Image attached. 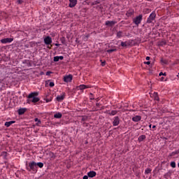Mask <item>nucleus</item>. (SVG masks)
Here are the masks:
<instances>
[{
	"label": "nucleus",
	"mask_w": 179,
	"mask_h": 179,
	"mask_svg": "<svg viewBox=\"0 0 179 179\" xmlns=\"http://www.w3.org/2000/svg\"><path fill=\"white\" fill-rule=\"evenodd\" d=\"M59 59H61V61H62V59H64V56H59Z\"/></svg>",
	"instance_id": "obj_37"
},
{
	"label": "nucleus",
	"mask_w": 179,
	"mask_h": 179,
	"mask_svg": "<svg viewBox=\"0 0 179 179\" xmlns=\"http://www.w3.org/2000/svg\"><path fill=\"white\" fill-rule=\"evenodd\" d=\"M152 169H147L145 171V174H149L150 173H151Z\"/></svg>",
	"instance_id": "obj_28"
},
{
	"label": "nucleus",
	"mask_w": 179,
	"mask_h": 179,
	"mask_svg": "<svg viewBox=\"0 0 179 179\" xmlns=\"http://www.w3.org/2000/svg\"><path fill=\"white\" fill-rule=\"evenodd\" d=\"M145 65H150V62H145Z\"/></svg>",
	"instance_id": "obj_36"
},
{
	"label": "nucleus",
	"mask_w": 179,
	"mask_h": 179,
	"mask_svg": "<svg viewBox=\"0 0 179 179\" xmlns=\"http://www.w3.org/2000/svg\"><path fill=\"white\" fill-rule=\"evenodd\" d=\"M155 17H156V14L155 13H152L147 20V23H152V21L155 20Z\"/></svg>",
	"instance_id": "obj_7"
},
{
	"label": "nucleus",
	"mask_w": 179,
	"mask_h": 179,
	"mask_svg": "<svg viewBox=\"0 0 179 179\" xmlns=\"http://www.w3.org/2000/svg\"><path fill=\"white\" fill-rule=\"evenodd\" d=\"M91 95H93V94L90 93Z\"/></svg>",
	"instance_id": "obj_57"
},
{
	"label": "nucleus",
	"mask_w": 179,
	"mask_h": 179,
	"mask_svg": "<svg viewBox=\"0 0 179 179\" xmlns=\"http://www.w3.org/2000/svg\"><path fill=\"white\" fill-rule=\"evenodd\" d=\"M171 166L173 169H176V162H171Z\"/></svg>",
	"instance_id": "obj_27"
},
{
	"label": "nucleus",
	"mask_w": 179,
	"mask_h": 179,
	"mask_svg": "<svg viewBox=\"0 0 179 179\" xmlns=\"http://www.w3.org/2000/svg\"><path fill=\"white\" fill-rule=\"evenodd\" d=\"M130 15H134V12L129 13Z\"/></svg>",
	"instance_id": "obj_49"
},
{
	"label": "nucleus",
	"mask_w": 179,
	"mask_h": 179,
	"mask_svg": "<svg viewBox=\"0 0 179 179\" xmlns=\"http://www.w3.org/2000/svg\"><path fill=\"white\" fill-rule=\"evenodd\" d=\"M44 43L46 45H50L52 43V38L50 36H46L44 38Z\"/></svg>",
	"instance_id": "obj_4"
},
{
	"label": "nucleus",
	"mask_w": 179,
	"mask_h": 179,
	"mask_svg": "<svg viewBox=\"0 0 179 179\" xmlns=\"http://www.w3.org/2000/svg\"><path fill=\"white\" fill-rule=\"evenodd\" d=\"M73 78V77L71 74L66 76L64 77V82H66V83H68L69 82H72Z\"/></svg>",
	"instance_id": "obj_6"
},
{
	"label": "nucleus",
	"mask_w": 179,
	"mask_h": 179,
	"mask_svg": "<svg viewBox=\"0 0 179 179\" xmlns=\"http://www.w3.org/2000/svg\"><path fill=\"white\" fill-rule=\"evenodd\" d=\"M90 100H94V98H90Z\"/></svg>",
	"instance_id": "obj_53"
},
{
	"label": "nucleus",
	"mask_w": 179,
	"mask_h": 179,
	"mask_svg": "<svg viewBox=\"0 0 179 179\" xmlns=\"http://www.w3.org/2000/svg\"><path fill=\"white\" fill-rule=\"evenodd\" d=\"M55 85V84H54V82H50V84H49V86H50V87H54Z\"/></svg>",
	"instance_id": "obj_32"
},
{
	"label": "nucleus",
	"mask_w": 179,
	"mask_h": 179,
	"mask_svg": "<svg viewBox=\"0 0 179 179\" xmlns=\"http://www.w3.org/2000/svg\"><path fill=\"white\" fill-rule=\"evenodd\" d=\"M117 36H118V37H121V36H122V31H118L117 33Z\"/></svg>",
	"instance_id": "obj_31"
},
{
	"label": "nucleus",
	"mask_w": 179,
	"mask_h": 179,
	"mask_svg": "<svg viewBox=\"0 0 179 179\" xmlns=\"http://www.w3.org/2000/svg\"><path fill=\"white\" fill-rule=\"evenodd\" d=\"M154 99L155 100H157V101H159V94H157V92H154L153 94Z\"/></svg>",
	"instance_id": "obj_19"
},
{
	"label": "nucleus",
	"mask_w": 179,
	"mask_h": 179,
	"mask_svg": "<svg viewBox=\"0 0 179 179\" xmlns=\"http://www.w3.org/2000/svg\"><path fill=\"white\" fill-rule=\"evenodd\" d=\"M50 156L52 157V159L55 158V155L54 153H52V152H50Z\"/></svg>",
	"instance_id": "obj_34"
},
{
	"label": "nucleus",
	"mask_w": 179,
	"mask_h": 179,
	"mask_svg": "<svg viewBox=\"0 0 179 179\" xmlns=\"http://www.w3.org/2000/svg\"><path fill=\"white\" fill-rule=\"evenodd\" d=\"M83 179H89V176H83Z\"/></svg>",
	"instance_id": "obj_38"
},
{
	"label": "nucleus",
	"mask_w": 179,
	"mask_h": 179,
	"mask_svg": "<svg viewBox=\"0 0 179 179\" xmlns=\"http://www.w3.org/2000/svg\"><path fill=\"white\" fill-rule=\"evenodd\" d=\"M96 173L94 171H91L87 173V176L90 177V178H93V177H96Z\"/></svg>",
	"instance_id": "obj_11"
},
{
	"label": "nucleus",
	"mask_w": 179,
	"mask_h": 179,
	"mask_svg": "<svg viewBox=\"0 0 179 179\" xmlns=\"http://www.w3.org/2000/svg\"><path fill=\"white\" fill-rule=\"evenodd\" d=\"M96 107H99V106H100V103H96Z\"/></svg>",
	"instance_id": "obj_43"
},
{
	"label": "nucleus",
	"mask_w": 179,
	"mask_h": 179,
	"mask_svg": "<svg viewBox=\"0 0 179 179\" xmlns=\"http://www.w3.org/2000/svg\"><path fill=\"white\" fill-rule=\"evenodd\" d=\"M52 47V45H51L50 46H48V48H49V50H51Z\"/></svg>",
	"instance_id": "obj_45"
},
{
	"label": "nucleus",
	"mask_w": 179,
	"mask_h": 179,
	"mask_svg": "<svg viewBox=\"0 0 179 179\" xmlns=\"http://www.w3.org/2000/svg\"><path fill=\"white\" fill-rule=\"evenodd\" d=\"M149 127H150V128H152V124H150Z\"/></svg>",
	"instance_id": "obj_54"
},
{
	"label": "nucleus",
	"mask_w": 179,
	"mask_h": 179,
	"mask_svg": "<svg viewBox=\"0 0 179 179\" xmlns=\"http://www.w3.org/2000/svg\"><path fill=\"white\" fill-rule=\"evenodd\" d=\"M36 167L38 166V167H39L40 169H43V167H44V164H43L42 162H38L36 163Z\"/></svg>",
	"instance_id": "obj_20"
},
{
	"label": "nucleus",
	"mask_w": 179,
	"mask_h": 179,
	"mask_svg": "<svg viewBox=\"0 0 179 179\" xmlns=\"http://www.w3.org/2000/svg\"><path fill=\"white\" fill-rule=\"evenodd\" d=\"M69 6L70 8H75V6H76V3H78L77 0H69Z\"/></svg>",
	"instance_id": "obj_8"
},
{
	"label": "nucleus",
	"mask_w": 179,
	"mask_h": 179,
	"mask_svg": "<svg viewBox=\"0 0 179 179\" xmlns=\"http://www.w3.org/2000/svg\"><path fill=\"white\" fill-rule=\"evenodd\" d=\"M55 45H56V47H59V43H55Z\"/></svg>",
	"instance_id": "obj_44"
},
{
	"label": "nucleus",
	"mask_w": 179,
	"mask_h": 179,
	"mask_svg": "<svg viewBox=\"0 0 179 179\" xmlns=\"http://www.w3.org/2000/svg\"><path fill=\"white\" fill-rule=\"evenodd\" d=\"M174 153V155H177L178 153V152H173Z\"/></svg>",
	"instance_id": "obj_52"
},
{
	"label": "nucleus",
	"mask_w": 179,
	"mask_h": 179,
	"mask_svg": "<svg viewBox=\"0 0 179 179\" xmlns=\"http://www.w3.org/2000/svg\"><path fill=\"white\" fill-rule=\"evenodd\" d=\"M96 100V101H99V98H97Z\"/></svg>",
	"instance_id": "obj_56"
},
{
	"label": "nucleus",
	"mask_w": 179,
	"mask_h": 179,
	"mask_svg": "<svg viewBox=\"0 0 179 179\" xmlns=\"http://www.w3.org/2000/svg\"><path fill=\"white\" fill-rule=\"evenodd\" d=\"M51 73V71H47L46 72V75L48 76H50V74Z\"/></svg>",
	"instance_id": "obj_39"
},
{
	"label": "nucleus",
	"mask_w": 179,
	"mask_h": 179,
	"mask_svg": "<svg viewBox=\"0 0 179 179\" xmlns=\"http://www.w3.org/2000/svg\"><path fill=\"white\" fill-rule=\"evenodd\" d=\"M0 41L2 44H7V43H12V41H13V38H3V39H1Z\"/></svg>",
	"instance_id": "obj_5"
},
{
	"label": "nucleus",
	"mask_w": 179,
	"mask_h": 179,
	"mask_svg": "<svg viewBox=\"0 0 179 179\" xmlns=\"http://www.w3.org/2000/svg\"><path fill=\"white\" fill-rule=\"evenodd\" d=\"M101 65H102V66H104V65H106V62H102Z\"/></svg>",
	"instance_id": "obj_40"
},
{
	"label": "nucleus",
	"mask_w": 179,
	"mask_h": 179,
	"mask_svg": "<svg viewBox=\"0 0 179 179\" xmlns=\"http://www.w3.org/2000/svg\"><path fill=\"white\" fill-rule=\"evenodd\" d=\"M163 76V72L159 73V76Z\"/></svg>",
	"instance_id": "obj_42"
},
{
	"label": "nucleus",
	"mask_w": 179,
	"mask_h": 179,
	"mask_svg": "<svg viewBox=\"0 0 179 179\" xmlns=\"http://www.w3.org/2000/svg\"><path fill=\"white\" fill-rule=\"evenodd\" d=\"M148 1H153V0H148Z\"/></svg>",
	"instance_id": "obj_58"
},
{
	"label": "nucleus",
	"mask_w": 179,
	"mask_h": 179,
	"mask_svg": "<svg viewBox=\"0 0 179 179\" xmlns=\"http://www.w3.org/2000/svg\"><path fill=\"white\" fill-rule=\"evenodd\" d=\"M120 108H122V106H120Z\"/></svg>",
	"instance_id": "obj_59"
},
{
	"label": "nucleus",
	"mask_w": 179,
	"mask_h": 179,
	"mask_svg": "<svg viewBox=\"0 0 179 179\" xmlns=\"http://www.w3.org/2000/svg\"><path fill=\"white\" fill-rule=\"evenodd\" d=\"M15 121H10V122H5V127H7V128H9L10 126L12 125V124H15Z\"/></svg>",
	"instance_id": "obj_15"
},
{
	"label": "nucleus",
	"mask_w": 179,
	"mask_h": 179,
	"mask_svg": "<svg viewBox=\"0 0 179 179\" xmlns=\"http://www.w3.org/2000/svg\"><path fill=\"white\" fill-rule=\"evenodd\" d=\"M53 61H54V62H58V61H59V56L55 57L54 59H53Z\"/></svg>",
	"instance_id": "obj_26"
},
{
	"label": "nucleus",
	"mask_w": 179,
	"mask_h": 179,
	"mask_svg": "<svg viewBox=\"0 0 179 179\" xmlns=\"http://www.w3.org/2000/svg\"><path fill=\"white\" fill-rule=\"evenodd\" d=\"M34 121L37 122L36 125H40V124H41V120H38V118H35Z\"/></svg>",
	"instance_id": "obj_23"
},
{
	"label": "nucleus",
	"mask_w": 179,
	"mask_h": 179,
	"mask_svg": "<svg viewBox=\"0 0 179 179\" xmlns=\"http://www.w3.org/2000/svg\"><path fill=\"white\" fill-rule=\"evenodd\" d=\"M27 170L30 171L31 170L34 171V173H37V165L35 162H29V167H27Z\"/></svg>",
	"instance_id": "obj_2"
},
{
	"label": "nucleus",
	"mask_w": 179,
	"mask_h": 179,
	"mask_svg": "<svg viewBox=\"0 0 179 179\" xmlns=\"http://www.w3.org/2000/svg\"><path fill=\"white\" fill-rule=\"evenodd\" d=\"M160 80H161V82H163V80H164V77H162V78H160Z\"/></svg>",
	"instance_id": "obj_41"
},
{
	"label": "nucleus",
	"mask_w": 179,
	"mask_h": 179,
	"mask_svg": "<svg viewBox=\"0 0 179 179\" xmlns=\"http://www.w3.org/2000/svg\"><path fill=\"white\" fill-rule=\"evenodd\" d=\"M113 127H117L120 124V117L118 116L115 117V120L113 122Z\"/></svg>",
	"instance_id": "obj_9"
},
{
	"label": "nucleus",
	"mask_w": 179,
	"mask_h": 179,
	"mask_svg": "<svg viewBox=\"0 0 179 179\" xmlns=\"http://www.w3.org/2000/svg\"><path fill=\"white\" fill-rule=\"evenodd\" d=\"M118 111L117 110H112L111 113H109V115H115Z\"/></svg>",
	"instance_id": "obj_24"
},
{
	"label": "nucleus",
	"mask_w": 179,
	"mask_h": 179,
	"mask_svg": "<svg viewBox=\"0 0 179 179\" xmlns=\"http://www.w3.org/2000/svg\"><path fill=\"white\" fill-rule=\"evenodd\" d=\"M37 96H38V92H31L29 94L28 99H33L32 103H38L40 98L37 97Z\"/></svg>",
	"instance_id": "obj_1"
},
{
	"label": "nucleus",
	"mask_w": 179,
	"mask_h": 179,
	"mask_svg": "<svg viewBox=\"0 0 179 179\" xmlns=\"http://www.w3.org/2000/svg\"><path fill=\"white\" fill-rule=\"evenodd\" d=\"M142 120V117L140 115H136L132 118V121L134 122H138Z\"/></svg>",
	"instance_id": "obj_12"
},
{
	"label": "nucleus",
	"mask_w": 179,
	"mask_h": 179,
	"mask_svg": "<svg viewBox=\"0 0 179 179\" xmlns=\"http://www.w3.org/2000/svg\"><path fill=\"white\" fill-rule=\"evenodd\" d=\"M152 128H153V129L156 128V125H153V126H152Z\"/></svg>",
	"instance_id": "obj_51"
},
{
	"label": "nucleus",
	"mask_w": 179,
	"mask_h": 179,
	"mask_svg": "<svg viewBox=\"0 0 179 179\" xmlns=\"http://www.w3.org/2000/svg\"><path fill=\"white\" fill-rule=\"evenodd\" d=\"M115 51H117V48L109 49V50H106V52H108V54H111V52H114Z\"/></svg>",
	"instance_id": "obj_21"
},
{
	"label": "nucleus",
	"mask_w": 179,
	"mask_h": 179,
	"mask_svg": "<svg viewBox=\"0 0 179 179\" xmlns=\"http://www.w3.org/2000/svg\"><path fill=\"white\" fill-rule=\"evenodd\" d=\"M96 3H99V2H97V1H95V4H96Z\"/></svg>",
	"instance_id": "obj_55"
},
{
	"label": "nucleus",
	"mask_w": 179,
	"mask_h": 179,
	"mask_svg": "<svg viewBox=\"0 0 179 179\" xmlns=\"http://www.w3.org/2000/svg\"><path fill=\"white\" fill-rule=\"evenodd\" d=\"M161 62L162 64H164L165 65H166V64L168 63L167 60L163 59H161Z\"/></svg>",
	"instance_id": "obj_30"
},
{
	"label": "nucleus",
	"mask_w": 179,
	"mask_h": 179,
	"mask_svg": "<svg viewBox=\"0 0 179 179\" xmlns=\"http://www.w3.org/2000/svg\"><path fill=\"white\" fill-rule=\"evenodd\" d=\"M60 40L63 44H66L65 37H62Z\"/></svg>",
	"instance_id": "obj_29"
},
{
	"label": "nucleus",
	"mask_w": 179,
	"mask_h": 179,
	"mask_svg": "<svg viewBox=\"0 0 179 179\" xmlns=\"http://www.w3.org/2000/svg\"><path fill=\"white\" fill-rule=\"evenodd\" d=\"M55 118H62V114L60 113L54 115Z\"/></svg>",
	"instance_id": "obj_18"
},
{
	"label": "nucleus",
	"mask_w": 179,
	"mask_h": 179,
	"mask_svg": "<svg viewBox=\"0 0 179 179\" xmlns=\"http://www.w3.org/2000/svg\"><path fill=\"white\" fill-rule=\"evenodd\" d=\"M149 59H150V57H146V60H147V61H149Z\"/></svg>",
	"instance_id": "obj_46"
},
{
	"label": "nucleus",
	"mask_w": 179,
	"mask_h": 179,
	"mask_svg": "<svg viewBox=\"0 0 179 179\" xmlns=\"http://www.w3.org/2000/svg\"><path fill=\"white\" fill-rule=\"evenodd\" d=\"M117 23L115 21H106L105 24L106 26H108L109 27H113Z\"/></svg>",
	"instance_id": "obj_10"
},
{
	"label": "nucleus",
	"mask_w": 179,
	"mask_h": 179,
	"mask_svg": "<svg viewBox=\"0 0 179 179\" xmlns=\"http://www.w3.org/2000/svg\"><path fill=\"white\" fill-rule=\"evenodd\" d=\"M178 75H179V73H178Z\"/></svg>",
	"instance_id": "obj_60"
},
{
	"label": "nucleus",
	"mask_w": 179,
	"mask_h": 179,
	"mask_svg": "<svg viewBox=\"0 0 179 179\" xmlns=\"http://www.w3.org/2000/svg\"><path fill=\"white\" fill-rule=\"evenodd\" d=\"M82 119L81 121L85 122V121H87L89 117L85 115V116H81Z\"/></svg>",
	"instance_id": "obj_22"
},
{
	"label": "nucleus",
	"mask_w": 179,
	"mask_h": 179,
	"mask_svg": "<svg viewBox=\"0 0 179 179\" xmlns=\"http://www.w3.org/2000/svg\"><path fill=\"white\" fill-rule=\"evenodd\" d=\"M83 125H86V127H87V125H88L87 123H86V122H83Z\"/></svg>",
	"instance_id": "obj_47"
},
{
	"label": "nucleus",
	"mask_w": 179,
	"mask_h": 179,
	"mask_svg": "<svg viewBox=\"0 0 179 179\" xmlns=\"http://www.w3.org/2000/svg\"><path fill=\"white\" fill-rule=\"evenodd\" d=\"M51 100L50 99H46V103H48L49 101H50Z\"/></svg>",
	"instance_id": "obj_48"
},
{
	"label": "nucleus",
	"mask_w": 179,
	"mask_h": 179,
	"mask_svg": "<svg viewBox=\"0 0 179 179\" xmlns=\"http://www.w3.org/2000/svg\"><path fill=\"white\" fill-rule=\"evenodd\" d=\"M166 76V73H163V76Z\"/></svg>",
	"instance_id": "obj_50"
},
{
	"label": "nucleus",
	"mask_w": 179,
	"mask_h": 179,
	"mask_svg": "<svg viewBox=\"0 0 179 179\" xmlns=\"http://www.w3.org/2000/svg\"><path fill=\"white\" fill-rule=\"evenodd\" d=\"M17 2L20 5H22V3H23V0H17Z\"/></svg>",
	"instance_id": "obj_35"
},
{
	"label": "nucleus",
	"mask_w": 179,
	"mask_h": 179,
	"mask_svg": "<svg viewBox=\"0 0 179 179\" xmlns=\"http://www.w3.org/2000/svg\"><path fill=\"white\" fill-rule=\"evenodd\" d=\"M121 45H122V47H127V43H125V42H122L121 43Z\"/></svg>",
	"instance_id": "obj_33"
},
{
	"label": "nucleus",
	"mask_w": 179,
	"mask_h": 179,
	"mask_svg": "<svg viewBox=\"0 0 179 179\" xmlns=\"http://www.w3.org/2000/svg\"><path fill=\"white\" fill-rule=\"evenodd\" d=\"M64 99H65V94H63L62 96H58L56 98L57 101H62V100H64Z\"/></svg>",
	"instance_id": "obj_14"
},
{
	"label": "nucleus",
	"mask_w": 179,
	"mask_h": 179,
	"mask_svg": "<svg viewBox=\"0 0 179 179\" xmlns=\"http://www.w3.org/2000/svg\"><path fill=\"white\" fill-rule=\"evenodd\" d=\"M166 43L165 41H162L161 42H159V45H161L162 47H163V45H166Z\"/></svg>",
	"instance_id": "obj_25"
},
{
	"label": "nucleus",
	"mask_w": 179,
	"mask_h": 179,
	"mask_svg": "<svg viewBox=\"0 0 179 179\" xmlns=\"http://www.w3.org/2000/svg\"><path fill=\"white\" fill-rule=\"evenodd\" d=\"M87 87H89L88 86L85 85H81L80 86L78 87V90H83L85 89H87Z\"/></svg>",
	"instance_id": "obj_16"
},
{
	"label": "nucleus",
	"mask_w": 179,
	"mask_h": 179,
	"mask_svg": "<svg viewBox=\"0 0 179 179\" xmlns=\"http://www.w3.org/2000/svg\"><path fill=\"white\" fill-rule=\"evenodd\" d=\"M146 139V136L141 135L138 137V142H142V141H145Z\"/></svg>",
	"instance_id": "obj_17"
},
{
	"label": "nucleus",
	"mask_w": 179,
	"mask_h": 179,
	"mask_svg": "<svg viewBox=\"0 0 179 179\" xmlns=\"http://www.w3.org/2000/svg\"><path fill=\"white\" fill-rule=\"evenodd\" d=\"M141 22H142V15H139L134 19V23L137 26L141 24Z\"/></svg>",
	"instance_id": "obj_3"
},
{
	"label": "nucleus",
	"mask_w": 179,
	"mask_h": 179,
	"mask_svg": "<svg viewBox=\"0 0 179 179\" xmlns=\"http://www.w3.org/2000/svg\"><path fill=\"white\" fill-rule=\"evenodd\" d=\"M27 110V108H20L18 110L19 115H23V114H24V113H26Z\"/></svg>",
	"instance_id": "obj_13"
}]
</instances>
